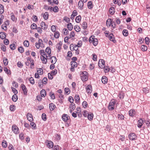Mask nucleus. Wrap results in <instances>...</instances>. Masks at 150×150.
Masks as SVG:
<instances>
[{
    "label": "nucleus",
    "instance_id": "50",
    "mask_svg": "<svg viewBox=\"0 0 150 150\" xmlns=\"http://www.w3.org/2000/svg\"><path fill=\"white\" fill-rule=\"evenodd\" d=\"M75 34L74 32L73 31H71L70 34V35L69 36V38H71L75 36Z\"/></svg>",
    "mask_w": 150,
    "mask_h": 150
},
{
    "label": "nucleus",
    "instance_id": "14",
    "mask_svg": "<svg viewBox=\"0 0 150 150\" xmlns=\"http://www.w3.org/2000/svg\"><path fill=\"white\" fill-rule=\"evenodd\" d=\"M26 116L27 119L29 121L31 122L33 120V117L31 114L30 113H28L26 115Z\"/></svg>",
    "mask_w": 150,
    "mask_h": 150
},
{
    "label": "nucleus",
    "instance_id": "6",
    "mask_svg": "<svg viewBox=\"0 0 150 150\" xmlns=\"http://www.w3.org/2000/svg\"><path fill=\"white\" fill-rule=\"evenodd\" d=\"M12 130L15 134H18L19 130L18 127L16 125H13L12 127Z\"/></svg>",
    "mask_w": 150,
    "mask_h": 150
},
{
    "label": "nucleus",
    "instance_id": "46",
    "mask_svg": "<svg viewBox=\"0 0 150 150\" xmlns=\"http://www.w3.org/2000/svg\"><path fill=\"white\" fill-rule=\"evenodd\" d=\"M4 7L1 4H0V13L1 14L4 12Z\"/></svg>",
    "mask_w": 150,
    "mask_h": 150
},
{
    "label": "nucleus",
    "instance_id": "34",
    "mask_svg": "<svg viewBox=\"0 0 150 150\" xmlns=\"http://www.w3.org/2000/svg\"><path fill=\"white\" fill-rule=\"evenodd\" d=\"M76 102L78 103H79L80 101V98L78 95H76L74 98Z\"/></svg>",
    "mask_w": 150,
    "mask_h": 150
},
{
    "label": "nucleus",
    "instance_id": "51",
    "mask_svg": "<svg viewBox=\"0 0 150 150\" xmlns=\"http://www.w3.org/2000/svg\"><path fill=\"white\" fill-rule=\"evenodd\" d=\"M2 146L3 147L6 148L7 146V142L5 141H4L2 143Z\"/></svg>",
    "mask_w": 150,
    "mask_h": 150
},
{
    "label": "nucleus",
    "instance_id": "9",
    "mask_svg": "<svg viewBox=\"0 0 150 150\" xmlns=\"http://www.w3.org/2000/svg\"><path fill=\"white\" fill-rule=\"evenodd\" d=\"M62 44L61 41L59 42L56 46V47L58 49L57 52H59L61 50L62 46Z\"/></svg>",
    "mask_w": 150,
    "mask_h": 150
},
{
    "label": "nucleus",
    "instance_id": "45",
    "mask_svg": "<svg viewBox=\"0 0 150 150\" xmlns=\"http://www.w3.org/2000/svg\"><path fill=\"white\" fill-rule=\"evenodd\" d=\"M141 50L143 51H145L147 50V47L145 45H142L141 46Z\"/></svg>",
    "mask_w": 150,
    "mask_h": 150
},
{
    "label": "nucleus",
    "instance_id": "42",
    "mask_svg": "<svg viewBox=\"0 0 150 150\" xmlns=\"http://www.w3.org/2000/svg\"><path fill=\"white\" fill-rule=\"evenodd\" d=\"M71 67H76L77 66V63L75 61H72L71 62Z\"/></svg>",
    "mask_w": 150,
    "mask_h": 150
},
{
    "label": "nucleus",
    "instance_id": "52",
    "mask_svg": "<svg viewBox=\"0 0 150 150\" xmlns=\"http://www.w3.org/2000/svg\"><path fill=\"white\" fill-rule=\"evenodd\" d=\"M118 96L120 99H122L124 98V95L121 92L119 94Z\"/></svg>",
    "mask_w": 150,
    "mask_h": 150
},
{
    "label": "nucleus",
    "instance_id": "31",
    "mask_svg": "<svg viewBox=\"0 0 150 150\" xmlns=\"http://www.w3.org/2000/svg\"><path fill=\"white\" fill-rule=\"evenodd\" d=\"M49 16V13L48 12H45L44 13L43 16L44 19L47 20L48 19Z\"/></svg>",
    "mask_w": 150,
    "mask_h": 150
},
{
    "label": "nucleus",
    "instance_id": "23",
    "mask_svg": "<svg viewBox=\"0 0 150 150\" xmlns=\"http://www.w3.org/2000/svg\"><path fill=\"white\" fill-rule=\"evenodd\" d=\"M83 6V3L81 0L80 1L78 4V6L80 8V9L82 10Z\"/></svg>",
    "mask_w": 150,
    "mask_h": 150
},
{
    "label": "nucleus",
    "instance_id": "55",
    "mask_svg": "<svg viewBox=\"0 0 150 150\" xmlns=\"http://www.w3.org/2000/svg\"><path fill=\"white\" fill-rule=\"evenodd\" d=\"M18 50L21 53H23L24 51V48L22 47H20L18 48Z\"/></svg>",
    "mask_w": 150,
    "mask_h": 150
},
{
    "label": "nucleus",
    "instance_id": "13",
    "mask_svg": "<svg viewBox=\"0 0 150 150\" xmlns=\"http://www.w3.org/2000/svg\"><path fill=\"white\" fill-rule=\"evenodd\" d=\"M108 37L110 41L113 42L114 43H115L116 42V41L115 39L114 36L112 33L110 34L109 35Z\"/></svg>",
    "mask_w": 150,
    "mask_h": 150
},
{
    "label": "nucleus",
    "instance_id": "17",
    "mask_svg": "<svg viewBox=\"0 0 150 150\" xmlns=\"http://www.w3.org/2000/svg\"><path fill=\"white\" fill-rule=\"evenodd\" d=\"M40 26L42 27V29L43 30H46L47 28V25H46L44 22H42L41 23Z\"/></svg>",
    "mask_w": 150,
    "mask_h": 150
},
{
    "label": "nucleus",
    "instance_id": "57",
    "mask_svg": "<svg viewBox=\"0 0 150 150\" xmlns=\"http://www.w3.org/2000/svg\"><path fill=\"white\" fill-rule=\"evenodd\" d=\"M37 73L39 75H42L43 74V70L41 68H39V70L37 71Z\"/></svg>",
    "mask_w": 150,
    "mask_h": 150
},
{
    "label": "nucleus",
    "instance_id": "61",
    "mask_svg": "<svg viewBox=\"0 0 150 150\" xmlns=\"http://www.w3.org/2000/svg\"><path fill=\"white\" fill-rule=\"evenodd\" d=\"M8 148L9 150H14V148L11 144H10Z\"/></svg>",
    "mask_w": 150,
    "mask_h": 150
},
{
    "label": "nucleus",
    "instance_id": "28",
    "mask_svg": "<svg viewBox=\"0 0 150 150\" xmlns=\"http://www.w3.org/2000/svg\"><path fill=\"white\" fill-rule=\"evenodd\" d=\"M41 60L43 64H46L47 63V59L46 57H40Z\"/></svg>",
    "mask_w": 150,
    "mask_h": 150
},
{
    "label": "nucleus",
    "instance_id": "35",
    "mask_svg": "<svg viewBox=\"0 0 150 150\" xmlns=\"http://www.w3.org/2000/svg\"><path fill=\"white\" fill-rule=\"evenodd\" d=\"M12 100L14 102H16L18 99V96L16 94H14L12 98Z\"/></svg>",
    "mask_w": 150,
    "mask_h": 150
},
{
    "label": "nucleus",
    "instance_id": "40",
    "mask_svg": "<svg viewBox=\"0 0 150 150\" xmlns=\"http://www.w3.org/2000/svg\"><path fill=\"white\" fill-rule=\"evenodd\" d=\"M117 117L119 120H123L125 118L124 116L121 114H118Z\"/></svg>",
    "mask_w": 150,
    "mask_h": 150
},
{
    "label": "nucleus",
    "instance_id": "37",
    "mask_svg": "<svg viewBox=\"0 0 150 150\" xmlns=\"http://www.w3.org/2000/svg\"><path fill=\"white\" fill-rule=\"evenodd\" d=\"M59 8H58V7L57 6H55L53 8V11L55 13L58 12L59 11Z\"/></svg>",
    "mask_w": 150,
    "mask_h": 150
},
{
    "label": "nucleus",
    "instance_id": "7",
    "mask_svg": "<svg viewBox=\"0 0 150 150\" xmlns=\"http://www.w3.org/2000/svg\"><path fill=\"white\" fill-rule=\"evenodd\" d=\"M129 137L131 140H135L136 139L137 136L134 133H131L129 135Z\"/></svg>",
    "mask_w": 150,
    "mask_h": 150
},
{
    "label": "nucleus",
    "instance_id": "32",
    "mask_svg": "<svg viewBox=\"0 0 150 150\" xmlns=\"http://www.w3.org/2000/svg\"><path fill=\"white\" fill-rule=\"evenodd\" d=\"M67 28L69 31H71L72 30L73 28V25L71 23H69L67 25Z\"/></svg>",
    "mask_w": 150,
    "mask_h": 150
},
{
    "label": "nucleus",
    "instance_id": "29",
    "mask_svg": "<svg viewBox=\"0 0 150 150\" xmlns=\"http://www.w3.org/2000/svg\"><path fill=\"white\" fill-rule=\"evenodd\" d=\"M4 69L5 73H6L8 75L11 74V72L10 70H8L6 67H4Z\"/></svg>",
    "mask_w": 150,
    "mask_h": 150
},
{
    "label": "nucleus",
    "instance_id": "20",
    "mask_svg": "<svg viewBox=\"0 0 150 150\" xmlns=\"http://www.w3.org/2000/svg\"><path fill=\"white\" fill-rule=\"evenodd\" d=\"M49 109L51 111H53L55 108L56 106L53 103H51L49 105Z\"/></svg>",
    "mask_w": 150,
    "mask_h": 150
},
{
    "label": "nucleus",
    "instance_id": "53",
    "mask_svg": "<svg viewBox=\"0 0 150 150\" xmlns=\"http://www.w3.org/2000/svg\"><path fill=\"white\" fill-rule=\"evenodd\" d=\"M76 107L74 103H71L70 105L69 108H72L73 109H75Z\"/></svg>",
    "mask_w": 150,
    "mask_h": 150
},
{
    "label": "nucleus",
    "instance_id": "4",
    "mask_svg": "<svg viewBox=\"0 0 150 150\" xmlns=\"http://www.w3.org/2000/svg\"><path fill=\"white\" fill-rule=\"evenodd\" d=\"M88 74L87 72L86 71L82 72V75L81 76V78L83 81H85L88 80Z\"/></svg>",
    "mask_w": 150,
    "mask_h": 150
},
{
    "label": "nucleus",
    "instance_id": "25",
    "mask_svg": "<svg viewBox=\"0 0 150 150\" xmlns=\"http://www.w3.org/2000/svg\"><path fill=\"white\" fill-rule=\"evenodd\" d=\"M41 96L42 97H44L46 95V92L45 90L44 89H42L40 93Z\"/></svg>",
    "mask_w": 150,
    "mask_h": 150
},
{
    "label": "nucleus",
    "instance_id": "36",
    "mask_svg": "<svg viewBox=\"0 0 150 150\" xmlns=\"http://www.w3.org/2000/svg\"><path fill=\"white\" fill-rule=\"evenodd\" d=\"M45 52L47 53L48 55H50L51 54V50L49 47H47L45 50Z\"/></svg>",
    "mask_w": 150,
    "mask_h": 150
},
{
    "label": "nucleus",
    "instance_id": "64",
    "mask_svg": "<svg viewBox=\"0 0 150 150\" xmlns=\"http://www.w3.org/2000/svg\"><path fill=\"white\" fill-rule=\"evenodd\" d=\"M88 112L86 110H84L82 113V114L84 117H86L88 115Z\"/></svg>",
    "mask_w": 150,
    "mask_h": 150
},
{
    "label": "nucleus",
    "instance_id": "58",
    "mask_svg": "<svg viewBox=\"0 0 150 150\" xmlns=\"http://www.w3.org/2000/svg\"><path fill=\"white\" fill-rule=\"evenodd\" d=\"M63 31L64 32V34L65 35H67L69 33V31L66 28H64Z\"/></svg>",
    "mask_w": 150,
    "mask_h": 150
},
{
    "label": "nucleus",
    "instance_id": "33",
    "mask_svg": "<svg viewBox=\"0 0 150 150\" xmlns=\"http://www.w3.org/2000/svg\"><path fill=\"white\" fill-rule=\"evenodd\" d=\"M88 8L89 9H91L93 8V6L92 1H90L88 2Z\"/></svg>",
    "mask_w": 150,
    "mask_h": 150
},
{
    "label": "nucleus",
    "instance_id": "10",
    "mask_svg": "<svg viewBox=\"0 0 150 150\" xmlns=\"http://www.w3.org/2000/svg\"><path fill=\"white\" fill-rule=\"evenodd\" d=\"M136 111L135 110L133 109L130 110L129 111V114L130 116L133 117L136 115Z\"/></svg>",
    "mask_w": 150,
    "mask_h": 150
},
{
    "label": "nucleus",
    "instance_id": "56",
    "mask_svg": "<svg viewBox=\"0 0 150 150\" xmlns=\"http://www.w3.org/2000/svg\"><path fill=\"white\" fill-rule=\"evenodd\" d=\"M59 36V33L58 32H56L54 34V37L57 38H58Z\"/></svg>",
    "mask_w": 150,
    "mask_h": 150
},
{
    "label": "nucleus",
    "instance_id": "49",
    "mask_svg": "<svg viewBox=\"0 0 150 150\" xmlns=\"http://www.w3.org/2000/svg\"><path fill=\"white\" fill-rule=\"evenodd\" d=\"M122 33L123 35L125 36H127L128 35V31L126 30H124L122 32Z\"/></svg>",
    "mask_w": 150,
    "mask_h": 150
},
{
    "label": "nucleus",
    "instance_id": "2",
    "mask_svg": "<svg viewBox=\"0 0 150 150\" xmlns=\"http://www.w3.org/2000/svg\"><path fill=\"white\" fill-rule=\"evenodd\" d=\"M116 101L115 100H112L110 103L108 108L109 110H112L114 109V106L116 105Z\"/></svg>",
    "mask_w": 150,
    "mask_h": 150
},
{
    "label": "nucleus",
    "instance_id": "63",
    "mask_svg": "<svg viewBox=\"0 0 150 150\" xmlns=\"http://www.w3.org/2000/svg\"><path fill=\"white\" fill-rule=\"evenodd\" d=\"M50 95L51 99H55V96L54 95V93H52L51 92H50Z\"/></svg>",
    "mask_w": 150,
    "mask_h": 150
},
{
    "label": "nucleus",
    "instance_id": "3",
    "mask_svg": "<svg viewBox=\"0 0 150 150\" xmlns=\"http://www.w3.org/2000/svg\"><path fill=\"white\" fill-rule=\"evenodd\" d=\"M35 46L37 49H39L40 47L42 48H44L45 47L43 41L41 39H39L38 42L35 43Z\"/></svg>",
    "mask_w": 150,
    "mask_h": 150
},
{
    "label": "nucleus",
    "instance_id": "16",
    "mask_svg": "<svg viewBox=\"0 0 150 150\" xmlns=\"http://www.w3.org/2000/svg\"><path fill=\"white\" fill-rule=\"evenodd\" d=\"M49 59L50 60L52 64H55L57 62V59L54 56L51 57Z\"/></svg>",
    "mask_w": 150,
    "mask_h": 150
},
{
    "label": "nucleus",
    "instance_id": "41",
    "mask_svg": "<svg viewBox=\"0 0 150 150\" xmlns=\"http://www.w3.org/2000/svg\"><path fill=\"white\" fill-rule=\"evenodd\" d=\"M77 47V46L76 45L75 47L74 45L73 44H71L70 45V49L71 51H73L74 50H76V49L75 48H76Z\"/></svg>",
    "mask_w": 150,
    "mask_h": 150
},
{
    "label": "nucleus",
    "instance_id": "30",
    "mask_svg": "<svg viewBox=\"0 0 150 150\" xmlns=\"http://www.w3.org/2000/svg\"><path fill=\"white\" fill-rule=\"evenodd\" d=\"M30 127H31L33 129H36V125L34 122H31L30 123Z\"/></svg>",
    "mask_w": 150,
    "mask_h": 150
},
{
    "label": "nucleus",
    "instance_id": "47",
    "mask_svg": "<svg viewBox=\"0 0 150 150\" xmlns=\"http://www.w3.org/2000/svg\"><path fill=\"white\" fill-rule=\"evenodd\" d=\"M61 148L58 145H55L53 148L54 150H61Z\"/></svg>",
    "mask_w": 150,
    "mask_h": 150
},
{
    "label": "nucleus",
    "instance_id": "18",
    "mask_svg": "<svg viewBox=\"0 0 150 150\" xmlns=\"http://www.w3.org/2000/svg\"><path fill=\"white\" fill-rule=\"evenodd\" d=\"M101 81L102 83L104 84L107 83L108 82L107 77L105 76H103L101 79Z\"/></svg>",
    "mask_w": 150,
    "mask_h": 150
},
{
    "label": "nucleus",
    "instance_id": "43",
    "mask_svg": "<svg viewBox=\"0 0 150 150\" xmlns=\"http://www.w3.org/2000/svg\"><path fill=\"white\" fill-rule=\"evenodd\" d=\"M23 44L25 46L28 47L29 46V43L28 40H25L24 41Z\"/></svg>",
    "mask_w": 150,
    "mask_h": 150
},
{
    "label": "nucleus",
    "instance_id": "48",
    "mask_svg": "<svg viewBox=\"0 0 150 150\" xmlns=\"http://www.w3.org/2000/svg\"><path fill=\"white\" fill-rule=\"evenodd\" d=\"M3 62L4 64L6 66L8 64V59L6 58L5 57L3 59Z\"/></svg>",
    "mask_w": 150,
    "mask_h": 150
},
{
    "label": "nucleus",
    "instance_id": "11",
    "mask_svg": "<svg viewBox=\"0 0 150 150\" xmlns=\"http://www.w3.org/2000/svg\"><path fill=\"white\" fill-rule=\"evenodd\" d=\"M62 118L63 121L67 122L70 118V117L67 114H64L63 115Z\"/></svg>",
    "mask_w": 150,
    "mask_h": 150
},
{
    "label": "nucleus",
    "instance_id": "62",
    "mask_svg": "<svg viewBox=\"0 0 150 150\" xmlns=\"http://www.w3.org/2000/svg\"><path fill=\"white\" fill-rule=\"evenodd\" d=\"M29 81H30V83L32 84H34L35 83V81L33 78L32 77H31L30 78Z\"/></svg>",
    "mask_w": 150,
    "mask_h": 150
},
{
    "label": "nucleus",
    "instance_id": "39",
    "mask_svg": "<svg viewBox=\"0 0 150 150\" xmlns=\"http://www.w3.org/2000/svg\"><path fill=\"white\" fill-rule=\"evenodd\" d=\"M81 17L80 16H76V18L75 21L77 23H79L81 21Z\"/></svg>",
    "mask_w": 150,
    "mask_h": 150
},
{
    "label": "nucleus",
    "instance_id": "54",
    "mask_svg": "<svg viewBox=\"0 0 150 150\" xmlns=\"http://www.w3.org/2000/svg\"><path fill=\"white\" fill-rule=\"evenodd\" d=\"M37 28V25L35 23H33L31 25V28L32 29H36Z\"/></svg>",
    "mask_w": 150,
    "mask_h": 150
},
{
    "label": "nucleus",
    "instance_id": "5",
    "mask_svg": "<svg viewBox=\"0 0 150 150\" xmlns=\"http://www.w3.org/2000/svg\"><path fill=\"white\" fill-rule=\"evenodd\" d=\"M98 65L101 68H103L105 67V65L104 60L102 59H100L98 63Z\"/></svg>",
    "mask_w": 150,
    "mask_h": 150
},
{
    "label": "nucleus",
    "instance_id": "15",
    "mask_svg": "<svg viewBox=\"0 0 150 150\" xmlns=\"http://www.w3.org/2000/svg\"><path fill=\"white\" fill-rule=\"evenodd\" d=\"M32 61H33V60L30 57H28L27 58V61L25 62V64L27 66H28Z\"/></svg>",
    "mask_w": 150,
    "mask_h": 150
},
{
    "label": "nucleus",
    "instance_id": "19",
    "mask_svg": "<svg viewBox=\"0 0 150 150\" xmlns=\"http://www.w3.org/2000/svg\"><path fill=\"white\" fill-rule=\"evenodd\" d=\"M41 57H47V55L45 54L44 50H40V51Z\"/></svg>",
    "mask_w": 150,
    "mask_h": 150
},
{
    "label": "nucleus",
    "instance_id": "1",
    "mask_svg": "<svg viewBox=\"0 0 150 150\" xmlns=\"http://www.w3.org/2000/svg\"><path fill=\"white\" fill-rule=\"evenodd\" d=\"M89 41L90 43H92L94 46H96L98 43V40L95 38L94 36H91L89 38Z\"/></svg>",
    "mask_w": 150,
    "mask_h": 150
},
{
    "label": "nucleus",
    "instance_id": "44",
    "mask_svg": "<svg viewBox=\"0 0 150 150\" xmlns=\"http://www.w3.org/2000/svg\"><path fill=\"white\" fill-rule=\"evenodd\" d=\"M109 11L111 14H113L115 12V9L114 7H111L110 8L109 10Z\"/></svg>",
    "mask_w": 150,
    "mask_h": 150
},
{
    "label": "nucleus",
    "instance_id": "59",
    "mask_svg": "<svg viewBox=\"0 0 150 150\" xmlns=\"http://www.w3.org/2000/svg\"><path fill=\"white\" fill-rule=\"evenodd\" d=\"M10 109L11 111H13L15 109V106L14 105H11L10 107Z\"/></svg>",
    "mask_w": 150,
    "mask_h": 150
},
{
    "label": "nucleus",
    "instance_id": "12",
    "mask_svg": "<svg viewBox=\"0 0 150 150\" xmlns=\"http://www.w3.org/2000/svg\"><path fill=\"white\" fill-rule=\"evenodd\" d=\"M86 90L88 94L91 93L92 91L91 86L90 85H88L86 87Z\"/></svg>",
    "mask_w": 150,
    "mask_h": 150
},
{
    "label": "nucleus",
    "instance_id": "27",
    "mask_svg": "<svg viewBox=\"0 0 150 150\" xmlns=\"http://www.w3.org/2000/svg\"><path fill=\"white\" fill-rule=\"evenodd\" d=\"M82 26L84 29H86L88 27L87 23L86 21H84L82 23Z\"/></svg>",
    "mask_w": 150,
    "mask_h": 150
},
{
    "label": "nucleus",
    "instance_id": "22",
    "mask_svg": "<svg viewBox=\"0 0 150 150\" xmlns=\"http://www.w3.org/2000/svg\"><path fill=\"white\" fill-rule=\"evenodd\" d=\"M6 37V33L4 32H1L0 33V38L2 39H5Z\"/></svg>",
    "mask_w": 150,
    "mask_h": 150
},
{
    "label": "nucleus",
    "instance_id": "60",
    "mask_svg": "<svg viewBox=\"0 0 150 150\" xmlns=\"http://www.w3.org/2000/svg\"><path fill=\"white\" fill-rule=\"evenodd\" d=\"M19 137L20 139L21 140H23L24 139V134L23 133H21L19 134Z\"/></svg>",
    "mask_w": 150,
    "mask_h": 150
},
{
    "label": "nucleus",
    "instance_id": "21",
    "mask_svg": "<svg viewBox=\"0 0 150 150\" xmlns=\"http://www.w3.org/2000/svg\"><path fill=\"white\" fill-rule=\"evenodd\" d=\"M87 117L88 120H92L93 118V113L90 112L88 114Z\"/></svg>",
    "mask_w": 150,
    "mask_h": 150
},
{
    "label": "nucleus",
    "instance_id": "38",
    "mask_svg": "<svg viewBox=\"0 0 150 150\" xmlns=\"http://www.w3.org/2000/svg\"><path fill=\"white\" fill-rule=\"evenodd\" d=\"M74 29L77 32H79L81 30L80 27L77 25H76L74 26Z\"/></svg>",
    "mask_w": 150,
    "mask_h": 150
},
{
    "label": "nucleus",
    "instance_id": "26",
    "mask_svg": "<svg viewBox=\"0 0 150 150\" xmlns=\"http://www.w3.org/2000/svg\"><path fill=\"white\" fill-rule=\"evenodd\" d=\"M112 20L111 19H109L106 21V25L108 27H110L112 24Z\"/></svg>",
    "mask_w": 150,
    "mask_h": 150
},
{
    "label": "nucleus",
    "instance_id": "8",
    "mask_svg": "<svg viewBox=\"0 0 150 150\" xmlns=\"http://www.w3.org/2000/svg\"><path fill=\"white\" fill-rule=\"evenodd\" d=\"M21 86L23 92L24 94V95H26L28 93V90L26 86L23 84H22Z\"/></svg>",
    "mask_w": 150,
    "mask_h": 150
},
{
    "label": "nucleus",
    "instance_id": "24",
    "mask_svg": "<svg viewBox=\"0 0 150 150\" xmlns=\"http://www.w3.org/2000/svg\"><path fill=\"white\" fill-rule=\"evenodd\" d=\"M47 145L48 148L51 149L53 147L54 144L53 142L51 141H49L47 143Z\"/></svg>",
    "mask_w": 150,
    "mask_h": 150
}]
</instances>
